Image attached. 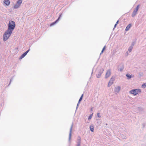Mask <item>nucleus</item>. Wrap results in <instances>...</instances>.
<instances>
[{"instance_id": "15", "label": "nucleus", "mask_w": 146, "mask_h": 146, "mask_svg": "<svg viewBox=\"0 0 146 146\" xmlns=\"http://www.w3.org/2000/svg\"><path fill=\"white\" fill-rule=\"evenodd\" d=\"M93 114V113H92V114L90 115L89 116L88 118V120L92 118V116Z\"/></svg>"}, {"instance_id": "24", "label": "nucleus", "mask_w": 146, "mask_h": 146, "mask_svg": "<svg viewBox=\"0 0 146 146\" xmlns=\"http://www.w3.org/2000/svg\"><path fill=\"white\" fill-rule=\"evenodd\" d=\"M116 25H116V24H115L114 25V27H116Z\"/></svg>"}, {"instance_id": "5", "label": "nucleus", "mask_w": 146, "mask_h": 146, "mask_svg": "<svg viewBox=\"0 0 146 146\" xmlns=\"http://www.w3.org/2000/svg\"><path fill=\"white\" fill-rule=\"evenodd\" d=\"M139 5H138L136 7V9L133 12L132 14V16L133 17L135 16L136 14L137 13L139 9Z\"/></svg>"}, {"instance_id": "7", "label": "nucleus", "mask_w": 146, "mask_h": 146, "mask_svg": "<svg viewBox=\"0 0 146 146\" xmlns=\"http://www.w3.org/2000/svg\"><path fill=\"white\" fill-rule=\"evenodd\" d=\"M111 75V72L110 70H108L106 74L105 77L106 78H107L109 77Z\"/></svg>"}, {"instance_id": "12", "label": "nucleus", "mask_w": 146, "mask_h": 146, "mask_svg": "<svg viewBox=\"0 0 146 146\" xmlns=\"http://www.w3.org/2000/svg\"><path fill=\"white\" fill-rule=\"evenodd\" d=\"M90 129L91 131L92 132L94 131V126L93 125H92L90 126Z\"/></svg>"}, {"instance_id": "21", "label": "nucleus", "mask_w": 146, "mask_h": 146, "mask_svg": "<svg viewBox=\"0 0 146 146\" xmlns=\"http://www.w3.org/2000/svg\"><path fill=\"white\" fill-rule=\"evenodd\" d=\"M131 49H131V48H130V49L129 48V52H131Z\"/></svg>"}, {"instance_id": "9", "label": "nucleus", "mask_w": 146, "mask_h": 146, "mask_svg": "<svg viewBox=\"0 0 146 146\" xmlns=\"http://www.w3.org/2000/svg\"><path fill=\"white\" fill-rule=\"evenodd\" d=\"M3 2L7 6H9L10 3V2L9 0H4Z\"/></svg>"}, {"instance_id": "1", "label": "nucleus", "mask_w": 146, "mask_h": 146, "mask_svg": "<svg viewBox=\"0 0 146 146\" xmlns=\"http://www.w3.org/2000/svg\"><path fill=\"white\" fill-rule=\"evenodd\" d=\"M12 31L9 30H7L5 33L3 35V40L4 41H6L11 35Z\"/></svg>"}, {"instance_id": "25", "label": "nucleus", "mask_w": 146, "mask_h": 146, "mask_svg": "<svg viewBox=\"0 0 146 146\" xmlns=\"http://www.w3.org/2000/svg\"><path fill=\"white\" fill-rule=\"evenodd\" d=\"M91 110L92 111V109H91Z\"/></svg>"}, {"instance_id": "2", "label": "nucleus", "mask_w": 146, "mask_h": 146, "mask_svg": "<svg viewBox=\"0 0 146 146\" xmlns=\"http://www.w3.org/2000/svg\"><path fill=\"white\" fill-rule=\"evenodd\" d=\"M15 22L12 21H10L9 23L8 27L7 30H9L10 31H13V30L15 28Z\"/></svg>"}, {"instance_id": "18", "label": "nucleus", "mask_w": 146, "mask_h": 146, "mask_svg": "<svg viewBox=\"0 0 146 146\" xmlns=\"http://www.w3.org/2000/svg\"><path fill=\"white\" fill-rule=\"evenodd\" d=\"M105 48H106V46H105L104 48H103L102 51V52H101V53H102L103 52V51L105 49Z\"/></svg>"}, {"instance_id": "23", "label": "nucleus", "mask_w": 146, "mask_h": 146, "mask_svg": "<svg viewBox=\"0 0 146 146\" xmlns=\"http://www.w3.org/2000/svg\"><path fill=\"white\" fill-rule=\"evenodd\" d=\"M71 135V132H70V138Z\"/></svg>"}, {"instance_id": "17", "label": "nucleus", "mask_w": 146, "mask_h": 146, "mask_svg": "<svg viewBox=\"0 0 146 146\" xmlns=\"http://www.w3.org/2000/svg\"><path fill=\"white\" fill-rule=\"evenodd\" d=\"M142 87L143 88H145L146 87V83H145L144 84L142 85Z\"/></svg>"}, {"instance_id": "3", "label": "nucleus", "mask_w": 146, "mask_h": 146, "mask_svg": "<svg viewBox=\"0 0 146 146\" xmlns=\"http://www.w3.org/2000/svg\"><path fill=\"white\" fill-rule=\"evenodd\" d=\"M141 90L140 89H137L134 90H133L130 91V93L131 94L136 95L138 94L139 93L141 92Z\"/></svg>"}, {"instance_id": "11", "label": "nucleus", "mask_w": 146, "mask_h": 146, "mask_svg": "<svg viewBox=\"0 0 146 146\" xmlns=\"http://www.w3.org/2000/svg\"><path fill=\"white\" fill-rule=\"evenodd\" d=\"M131 24H129L126 27V28L125 29V31H128L131 27Z\"/></svg>"}, {"instance_id": "19", "label": "nucleus", "mask_w": 146, "mask_h": 146, "mask_svg": "<svg viewBox=\"0 0 146 146\" xmlns=\"http://www.w3.org/2000/svg\"><path fill=\"white\" fill-rule=\"evenodd\" d=\"M97 115L98 117H101V116L100 115V113H97Z\"/></svg>"}, {"instance_id": "20", "label": "nucleus", "mask_w": 146, "mask_h": 146, "mask_svg": "<svg viewBox=\"0 0 146 146\" xmlns=\"http://www.w3.org/2000/svg\"><path fill=\"white\" fill-rule=\"evenodd\" d=\"M123 67H122L120 69V71H122L123 70Z\"/></svg>"}, {"instance_id": "14", "label": "nucleus", "mask_w": 146, "mask_h": 146, "mask_svg": "<svg viewBox=\"0 0 146 146\" xmlns=\"http://www.w3.org/2000/svg\"><path fill=\"white\" fill-rule=\"evenodd\" d=\"M126 76L127 77V78L128 79H130L131 77V75L129 74H126Z\"/></svg>"}, {"instance_id": "22", "label": "nucleus", "mask_w": 146, "mask_h": 146, "mask_svg": "<svg viewBox=\"0 0 146 146\" xmlns=\"http://www.w3.org/2000/svg\"><path fill=\"white\" fill-rule=\"evenodd\" d=\"M118 22H119V21H117V22H116V25H117V24L118 23Z\"/></svg>"}, {"instance_id": "13", "label": "nucleus", "mask_w": 146, "mask_h": 146, "mask_svg": "<svg viewBox=\"0 0 146 146\" xmlns=\"http://www.w3.org/2000/svg\"><path fill=\"white\" fill-rule=\"evenodd\" d=\"M120 90V87L118 86L115 88V91L117 92H119Z\"/></svg>"}, {"instance_id": "6", "label": "nucleus", "mask_w": 146, "mask_h": 146, "mask_svg": "<svg viewBox=\"0 0 146 146\" xmlns=\"http://www.w3.org/2000/svg\"><path fill=\"white\" fill-rule=\"evenodd\" d=\"M114 80V78L112 77L110 80L109 82V83L108 84V86L110 87V86L113 83V81Z\"/></svg>"}, {"instance_id": "8", "label": "nucleus", "mask_w": 146, "mask_h": 146, "mask_svg": "<svg viewBox=\"0 0 146 146\" xmlns=\"http://www.w3.org/2000/svg\"><path fill=\"white\" fill-rule=\"evenodd\" d=\"M61 15H60L58 18V19L57 20H56V21H55V22L52 23L51 24H50V26H53V25L55 24L56 23H57V22L60 19V18L61 16Z\"/></svg>"}, {"instance_id": "16", "label": "nucleus", "mask_w": 146, "mask_h": 146, "mask_svg": "<svg viewBox=\"0 0 146 146\" xmlns=\"http://www.w3.org/2000/svg\"><path fill=\"white\" fill-rule=\"evenodd\" d=\"M83 94H82V95L81 97H80V99L79 100V102H80V101H81L82 100V98H83Z\"/></svg>"}, {"instance_id": "4", "label": "nucleus", "mask_w": 146, "mask_h": 146, "mask_svg": "<svg viewBox=\"0 0 146 146\" xmlns=\"http://www.w3.org/2000/svg\"><path fill=\"white\" fill-rule=\"evenodd\" d=\"M22 2V0H19L17 2V3L14 6V8L15 9H17L19 8Z\"/></svg>"}, {"instance_id": "10", "label": "nucleus", "mask_w": 146, "mask_h": 146, "mask_svg": "<svg viewBox=\"0 0 146 146\" xmlns=\"http://www.w3.org/2000/svg\"><path fill=\"white\" fill-rule=\"evenodd\" d=\"M29 49L27 51H26L24 53H23V54H22L20 57V59H21L23 57H24L26 55V54L29 52Z\"/></svg>"}]
</instances>
